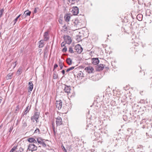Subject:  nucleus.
Returning <instances> with one entry per match:
<instances>
[{
    "label": "nucleus",
    "instance_id": "nucleus-1",
    "mask_svg": "<svg viewBox=\"0 0 152 152\" xmlns=\"http://www.w3.org/2000/svg\"><path fill=\"white\" fill-rule=\"evenodd\" d=\"M39 115V112H35L34 115L31 117V119L33 122H34L35 120L36 121V123L39 122L38 120Z\"/></svg>",
    "mask_w": 152,
    "mask_h": 152
},
{
    "label": "nucleus",
    "instance_id": "nucleus-2",
    "mask_svg": "<svg viewBox=\"0 0 152 152\" xmlns=\"http://www.w3.org/2000/svg\"><path fill=\"white\" fill-rule=\"evenodd\" d=\"M74 50H75V52L80 53L82 52L83 49L80 45L77 44L75 47Z\"/></svg>",
    "mask_w": 152,
    "mask_h": 152
},
{
    "label": "nucleus",
    "instance_id": "nucleus-3",
    "mask_svg": "<svg viewBox=\"0 0 152 152\" xmlns=\"http://www.w3.org/2000/svg\"><path fill=\"white\" fill-rule=\"evenodd\" d=\"M72 25L76 28V29H79L81 28L80 27V23L79 22V20L78 19H76L73 22Z\"/></svg>",
    "mask_w": 152,
    "mask_h": 152
},
{
    "label": "nucleus",
    "instance_id": "nucleus-4",
    "mask_svg": "<svg viewBox=\"0 0 152 152\" xmlns=\"http://www.w3.org/2000/svg\"><path fill=\"white\" fill-rule=\"evenodd\" d=\"M57 126H59L63 124L62 118L59 116H58L55 118Z\"/></svg>",
    "mask_w": 152,
    "mask_h": 152
},
{
    "label": "nucleus",
    "instance_id": "nucleus-5",
    "mask_svg": "<svg viewBox=\"0 0 152 152\" xmlns=\"http://www.w3.org/2000/svg\"><path fill=\"white\" fill-rule=\"evenodd\" d=\"M64 38L65 42H66V43L68 44H70L72 42V40L71 37L69 36L65 35L64 37Z\"/></svg>",
    "mask_w": 152,
    "mask_h": 152
},
{
    "label": "nucleus",
    "instance_id": "nucleus-6",
    "mask_svg": "<svg viewBox=\"0 0 152 152\" xmlns=\"http://www.w3.org/2000/svg\"><path fill=\"white\" fill-rule=\"evenodd\" d=\"M37 147L33 144H30L28 145V150L32 151H36L37 150Z\"/></svg>",
    "mask_w": 152,
    "mask_h": 152
},
{
    "label": "nucleus",
    "instance_id": "nucleus-7",
    "mask_svg": "<svg viewBox=\"0 0 152 152\" xmlns=\"http://www.w3.org/2000/svg\"><path fill=\"white\" fill-rule=\"evenodd\" d=\"M56 104V107L58 108V110H60L61 108L62 105V103L61 101V100L57 101Z\"/></svg>",
    "mask_w": 152,
    "mask_h": 152
},
{
    "label": "nucleus",
    "instance_id": "nucleus-8",
    "mask_svg": "<svg viewBox=\"0 0 152 152\" xmlns=\"http://www.w3.org/2000/svg\"><path fill=\"white\" fill-rule=\"evenodd\" d=\"M72 12L73 15H77L79 12L78 8L77 7H73L72 8Z\"/></svg>",
    "mask_w": 152,
    "mask_h": 152
},
{
    "label": "nucleus",
    "instance_id": "nucleus-9",
    "mask_svg": "<svg viewBox=\"0 0 152 152\" xmlns=\"http://www.w3.org/2000/svg\"><path fill=\"white\" fill-rule=\"evenodd\" d=\"M85 70L86 72H88L89 73H92L94 69L92 67L89 66L86 67L85 69Z\"/></svg>",
    "mask_w": 152,
    "mask_h": 152
},
{
    "label": "nucleus",
    "instance_id": "nucleus-10",
    "mask_svg": "<svg viewBox=\"0 0 152 152\" xmlns=\"http://www.w3.org/2000/svg\"><path fill=\"white\" fill-rule=\"evenodd\" d=\"M99 60L98 58H93L92 59V63L94 65H97L99 63Z\"/></svg>",
    "mask_w": 152,
    "mask_h": 152
},
{
    "label": "nucleus",
    "instance_id": "nucleus-11",
    "mask_svg": "<svg viewBox=\"0 0 152 152\" xmlns=\"http://www.w3.org/2000/svg\"><path fill=\"white\" fill-rule=\"evenodd\" d=\"M64 90L66 93H70L71 90V88L70 86H68L65 85H64Z\"/></svg>",
    "mask_w": 152,
    "mask_h": 152
},
{
    "label": "nucleus",
    "instance_id": "nucleus-12",
    "mask_svg": "<svg viewBox=\"0 0 152 152\" xmlns=\"http://www.w3.org/2000/svg\"><path fill=\"white\" fill-rule=\"evenodd\" d=\"M104 68V66L103 64H100L98 65L96 68V70L97 71H100L102 70Z\"/></svg>",
    "mask_w": 152,
    "mask_h": 152
},
{
    "label": "nucleus",
    "instance_id": "nucleus-13",
    "mask_svg": "<svg viewBox=\"0 0 152 152\" xmlns=\"http://www.w3.org/2000/svg\"><path fill=\"white\" fill-rule=\"evenodd\" d=\"M44 40L46 41L49 39L48 34V32H45L44 34Z\"/></svg>",
    "mask_w": 152,
    "mask_h": 152
},
{
    "label": "nucleus",
    "instance_id": "nucleus-14",
    "mask_svg": "<svg viewBox=\"0 0 152 152\" xmlns=\"http://www.w3.org/2000/svg\"><path fill=\"white\" fill-rule=\"evenodd\" d=\"M70 18V14H67L64 16V19L67 22L69 21Z\"/></svg>",
    "mask_w": 152,
    "mask_h": 152
},
{
    "label": "nucleus",
    "instance_id": "nucleus-15",
    "mask_svg": "<svg viewBox=\"0 0 152 152\" xmlns=\"http://www.w3.org/2000/svg\"><path fill=\"white\" fill-rule=\"evenodd\" d=\"M31 13V12L28 10H26L24 12L23 14V16L26 17L28 16H30Z\"/></svg>",
    "mask_w": 152,
    "mask_h": 152
},
{
    "label": "nucleus",
    "instance_id": "nucleus-16",
    "mask_svg": "<svg viewBox=\"0 0 152 152\" xmlns=\"http://www.w3.org/2000/svg\"><path fill=\"white\" fill-rule=\"evenodd\" d=\"M28 141L30 142H33L34 143H37V141L34 138H29L28 139Z\"/></svg>",
    "mask_w": 152,
    "mask_h": 152
},
{
    "label": "nucleus",
    "instance_id": "nucleus-17",
    "mask_svg": "<svg viewBox=\"0 0 152 152\" xmlns=\"http://www.w3.org/2000/svg\"><path fill=\"white\" fill-rule=\"evenodd\" d=\"M28 86L29 87L28 88V89L29 90L31 91H32L33 88V85L31 81H30L29 82Z\"/></svg>",
    "mask_w": 152,
    "mask_h": 152
},
{
    "label": "nucleus",
    "instance_id": "nucleus-18",
    "mask_svg": "<svg viewBox=\"0 0 152 152\" xmlns=\"http://www.w3.org/2000/svg\"><path fill=\"white\" fill-rule=\"evenodd\" d=\"M15 152H22L23 151V148L21 147L18 148V147H15Z\"/></svg>",
    "mask_w": 152,
    "mask_h": 152
},
{
    "label": "nucleus",
    "instance_id": "nucleus-19",
    "mask_svg": "<svg viewBox=\"0 0 152 152\" xmlns=\"http://www.w3.org/2000/svg\"><path fill=\"white\" fill-rule=\"evenodd\" d=\"M39 43V48H42L44 45V42L42 40H40Z\"/></svg>",
    "mask_w": 152,
    "mask_h": 152
},
{
    "label": "nucleus",
    "instance_id": "nucleus-20",
    "mask_svg": "<svg viewBox=\"0 0 152 152\" xmlns=\"http://www.w3.org/2000/svg\"><path fill=\"white\" fill-rule=\"evenodd\" d=\"M127 131L128 132V133L131 135H133V134L135 132V131L134 130L130 129L128 128L127 129Z\"/></svg>",
    "mask_w": 152,
    "mask_h": 152
},
{
    "label": "nucleus",
    "instance_id": "nucleus-21",
    "mask_svg": "<svg viewBox=\"0 0 152 152\" xmlns=\"http://www.w3.org/2000/svg\"><path fill=\"white\" fill-rule=\"evenodd\" d=\"M142 15L141 14H138L137 17V19L139 21H141L142 19Z\"/></svg>",
    "mask_w": 152,
    "mask_h": 152
},
{
    "label": "nucleus",
    "instance_id": "nucleus-22",
    "mask_svg": "<svg viewBox=\"0 0 152 152\" xmlns=\"http://www.w3.org/2000/svg\"><path fill=\"white\" fill-rule=\"evenodd\" d=\"M66 61L69 65H70L72 64V60L70 58H68L66 60Z\"/></svg>",
    "mask_w": 152,
    "mask_h": 152
},
{
    "label": "nucleus",
    "instance_id": "nucleus-23",
    "mask_svg": "<svg viewBox=\"0 0 152 152\" xmlns=\"http://www.w3.org/2000/svg\"><path fill=\"white\" fill-rule=\"evenodd\" d=\"M58 77V75L57 72L55 71L53 72V78L54 79H56Z\"/></svg>",
    "mask_w": 152,
    "mask_h": 152
},
{
    "label": "nucleus",
    "instance_id": "nucleus-24",
    "mask_svg": "<svg viewBox=\"0 0 152 152\" xmlns=\"http://www.w3.org/2000/svg\"><path fill=\"white\" fill-rule=\"evenodd\" d=\"M83 72L81 71L79 72L77 75V77H83Z\"/></svg>",
    "mask_w": 152,
    "mask_h": 152
},
{
    "label": "nucleus",
    "instance_id": "nucleus-25",
    "mask_svg": "<svg viewBox=\"0 0 152 152\" xmlns=\"http://www.w3.org/2000/svg\"><path fill=\"white\" fill-rule=\"evenodd\" d=\"M58 64L59 66H60V69H62L63 67V64L62 62L60 60H59L58 61Z\"/></svg>",
    "mask_w": 152,
    "mask_h": 152
},
{
    "label": "nucleus",
    "instance_id": "nucleus-26",
    "mask_svg": "<svg viewBox=\"0 0 152 152\" xmlns=\"http://www.w3.org/2000/svg\"><path fill=\"white\" fill-rule=\"evenodd\" d=\"M29 106H27L24 112V115H26L27 113L28 112L29 109Z\"/></svg>",
    "mask_w": 152,
    "mask_h": 152
},
{
    "label": "nucleus",
    "instance_id": "nucleus-27",
    "mask_svg": "<svg viewBox=\"0 0 152 152\" xmlns=\"http://www.w3.org/2000/svg\"><path fill=\"white\" fill-rule=\"evenodd\" d=\"M37 141L40 144L41 143H42V142L43 141V140L40 138H38L37 139Z\"/></svg>",
    "mask_w": 152,
    "mask_h": 152
},
{
    "label": "nucleus",
    "instance_id": "nucleus-28",
    "mask_svg": "<svg viewBox=\"0 0 152 152\" xmlns=\"http://www.w3.org/2000/svg\"><path fill=\"white\" fill-rule=\"evenodd\" d=\"M69 52L71 53H73L75 52L71 47H69Z\"/></svg>",
    "mask_w": 152,
    "mask_h": 152
},
{
    "label": "nucleus",
    "instance_id": "nucleus-29",
    "mask_svg": "<svg viewBox=\"0 0 152 152\" xmlns=\"http://www.w3.org/2000/svg\"><path fill=\"white\" fill-rule=\"evenodd\" d=\"M22 72V69L20 68H19L17 72V74H18V75H20Z\"/></svg>",
    "mask_w": 152,
    "mask_h": 152
},
{
    "label": "nucleus",
    "instance_id": "nucleus-30",
    "mask_svg": "<svg viewBox=\"0 0 152 152\" xmlns=\"http://www.w3.org/2000/svg\"><path fill=\"white\" fill-rule=\"evenodd\" d=\"M21 15H19L14 20L13 22L14 23V24H15L16 23L17 21L18 20V18H19V17Z\"/></svg>",
    "mask_w": 152,
    "mask_h": 152
},
{
    "label": "nucleus",
    "instance_id": "nucleus-31",
    "mask_svg": "<svg viewBox=\"0 0 152 152\" xmlns=\"http://www.w3.org/2000/svg\"><path fill=\"white\" fill-rule=\"evenodd\" d=\"M52 127L54 135L55 136L56 134V132L55 131V127L53 124H52Z\"/></svg>",
    "mask_w": 152,
    "mask_h": 152
},
{
    "label": "nucleus",
    "instance_id": "nucleus-32",
    "mask_svg": "<svg viewBox=\"0 0 152 152\" xmlns=\"http://www.w3.org/2000/svg\"><path fill=\"white\" fill-rule=\"evenodd\" d=\"M4 11V10H3V9H2L0 10V18L1 17Z\"/></svg>",
    "mask_w": 152,
    "mask_h": 152
},
{
    "label": "nucleus",
    "instance_id": "nucleus-33",
    "mask_svg": "<svg viewBox=\"0 0 152 152\" xmlns=\"http://www.w3.org/2000/svg\"><path fill=\"white\" fill-rule=\"evenodd\" d=\"M12 75V74H9L7 75V78H8V79H10Z\"/></svg>",
    "mask_w": 152,
    "mask_h": 152
},
{
    "label": "nucleus",
    "instance_id": "nucleus-34",
    "mask_svg": "<svg viewBox=\"0 0 152 152\" xmlns=\"http://www.w3.org/2000/svg\"><path fill=\"white\" fill-rule=\"evenodd\" d=\"M15 147L14 146L13 148L10 150V152H13L14 151H15Z\"/></svg>",
    "mask_w": 152,
    "mask_h": 152
},
{
    "label": "nucleus",
    "instance_id": "nucleus-35",
    "mask_svg": "<svg viewBox=\"0 0 152 152\" xmlns=\"http://www.w3.org/2000/svg\"><path fill=\"white\" fill-rule=\"evenodd\" d=\"M67 48L65 46L63 49L62 51L64 52H65L67 51Z\"/></svg>",
    "mask_w": 152,
    "mask_h": 152
},
{
    "label": "nucleus",
    "instance_id": "nucleus-36",
    "mask_svg": "<svg viewBox=\"0 0 152 152\" xmlns=\"http://www.w3.org/2000/svg\"><path fill=\"white\" fill-rule=\"evenodd\" d=\"M39 132H40L38 128H37L34 131V133H37V132H38L39 133Z\"/></svg>",
    "mask_w": 152,
    "mask_h": 152
},
{
    "label": "nucleus",
    "instance_id": "nucleus-37",
    "mask_svg": "<svg viewBox=\"0 0 152 152\" xmlns=\"http://www.w3.org/2000/svg\"><path fill=\"white\" fill-rule=\"evenodd\" d=\"M38 9V8H35L33 13H36L37 12V10Z\"/></svg>",
    "mask_w": 152,
    "mask_h": 152
},
{
    "label": "nucleus",
    "instance_id": "nucleus-38",
    "mask_svg": "<svg viewBox=\"0 0 152 152\" xmlns=\"http://www.w3.org/2000/svg\"><path fill=\"white\" fill-rule=\"evenodd\" d=\"M63 28H64V31H67V28L66 26V25H64L63 26Z\"/></svg>",
    "mask_w": 152,
    "mask_h": 152
},
{
    "label": "nucleus",
    "instance_id": "nucleus-39",
    "mask_svg": "<svg viewBox=\"0 0 152 152\" xmlns=\"http://www.w3.org/2000/svg\"><path fill=\"white\" fill-rule=\"evenodd\" d=\"M41 145H42L44 147H45L46 146V144L43 141L42 142V143L40 144Z\"/></svg>",
    "mask_w": 152,
    "mask_h": 152
},
{
    "label": "nucleus",
    "instance_id": "nucleus-40",
    "mask_svg": "<svg viewBox=\"0 0 152 152\" xmlns=\"http://www.w3.org/2000/svg\"><path fill=\"white\" fill-rule=\"evenodd\" d=\"M58 67V65L57 64H55L54 66V69H53V71L57 67Z\"/></svg>",
    "mask_w": 152,
    "mask_h": 152
},
{
    "label": "nucleus",
    "instance_id": "nucleus-41",
    "mask_svg": "<svg viewBox=\"0 0 152 152\" xmlns=\"http://www.w3.org/2000/svg\"><path fill=\"white\" fill-rule=\"evenodd\" d=\"M75 68V66H72L70 68H68V69H69V71H70L71 70H72L73 69Z\"/></svg>",
    "mask_w": 152,
    "mask_h": 152
},
{
    "label": "nucleus",
    "instance_id": "nucleus-42",
    "mask_svg": "<svg viewBox=\"0 0 152 152\" xmlns=\"http://www.w3.org/2000/svg\"><path fill=\"white\" fill-rule=\"evenodd\" d=\"M23 126L24 127H26L27 126V124L25 122H24L23 123Z\"/></svg>",
    "mask_w": 152,
    "mask_h": 152
},
{
    "label": "nucleus",
    "instance_id": "nucleus-43",
    "mask_svg": "<svg viewBox=\"0 0 152 152\" xmlns=\"http://www.w3.org/2000/svg\"><path fill=\"white\" fill-rule=\"evenodd\" d=\"M62 148L63 149V150L65 152H66V149H65V148H64V146H63L62 147Z\"/></svg>",
    "mask_w": 152,
    "mask_h": 152
},
{
    "label": "nucleus",
    "instance_id": "nucleus-44",
    "mask_svg": "<svg viewBox=\"0 0 152 152\" xmlns=\"http://www.w3.org/2000/svg\"><path fill=\"white\" fill-rule=\"evenodd\" d=\"M65 43H64V42H63L61 44V47L64 46H65Z\"/></svg>",
    "mask_w": 152,
    "mask_h": 152
},
{
    "label": "nucleus",
    "instance_id": "nucleus-45",
    "mask_svg": "<svg viewBox=\"0 0 152 152\" xmlns=\"http://www.w3.org/2000/svg\"><path fill=\"white\" fill-rule=\"evenodd\" d=\"M16 62H17V61H15V63H13V64H15V65H14V67H13V68H15V66H16V64H16Z\"/></svg>",
    "mask_w": 152,
    "mask_h": 152
},
{
    "label": "nucleus",
    "instance_id": "nucleus-46",
    "mask_svg": "<svg viewBox=\"0 0 152 152\" xmlns=\"http://www.w3.org/2000/svg\"><path fill=\"white\" fill-rule=\"evenodd\" d=\"M61 73L63 74H64L65 73V70H63L61 71Z\"/></svg>",
    "mask_w": 152,
    "mask_h": 152
},
{
    "label": "nucleus",
    "instance_id": "nucleus-47",
    "mask_svg": "<svg viewBox=\"0 0 152 152\" xmlns=\"http://www.w3.org/2000/svg\"><path fill=\"white\" fill-rule=\"evenodd\" d=\"M12 127H11L10 128V131H9V132H11L12 129Z\"/></svg>",
    "mask_w": 152,
    "mask_h": 152
},
{
    "label": "nucleus",
    "instance_id": "nucleus-48",
    "mask_svg": "<svg viewBox=\"0 0 152 152\" xmlns=\"http://www.w3.org/2000/svg\"><path fill=\"white\" fill-rule=\"evenodd\" d=\"M69 69H67L66 71V72H69Z\"/></svg>",
    "mask_w": 152,
    "mask_h": 152
},
{
    "label": "nucleus",
    "instance_id": "nucleus-49",
    "mask_svg": "<svg viewBox=\"0 0 152 152\" xmlns=\"http://www.w3.org/2000/svg\"><path fill=\"white\" fill-rule=\"evenodd\" d=\"M2 101V99H0V103Z\"/></svg>",
    "mask_w": 152,
    "mask_h": 152
},
{
    "label": "nucleus",
    "instance_id": "nucleus-50",
    "mask_svg": "<svg viewBox=\"0 0 152 152\" xmlns=\"http://www.w3.org/2000/svg\"><path fill=\"white\" fill-rule=\"evenodd\" d=\"M2 127V126L1 125V126H0V129Z\"/></svg>",
    "mask_w": 152,
    "mask_h": 152
},
{
    "label": "nucleus",
    "instance_id": "nucleus-51",
    "mask_svg": "<svg viewBox=\"0 0 152 152\" xmlns=\"http://www.w3.org/2000/svg\"><path fill=\"white\" fill-rule=\"evenodd\" d=\"M140 94H141L142 95V94H142V93H141V92H140Z\"/></svg>",
    "mask_w": 152,
    "mask_h": 152
},
{
    "label": "nucleus",
    "instance_id": "nucleus-52",
    "mask_svg": "<svg viewBox=\"0 0 152 152\" xmlns=\"http://www.w3.org/2000/svg\"><path fill=\"white\" fill-rule=\"evenodd\" d=\"M140 94H141L142 95V94H142V93H141V92H140Z\"/></svg>",
    "mask_w": 152,
    "mask_h": 152
},
{
    "label": "nucleus",
    "instance_id": "nucleus-53",
    "mask_svg": "<svg viewBox=\"0 0 152 152\" xmlns=\"http://www.w3.org/2000/svg\"><path fill=\"white\" fill-rule=\"evenodd\" d=\"M1 33H0V36H1Z\"/></svg>",
    "mask_w": 152,
    "mask_h": 152
}]
</instances>
